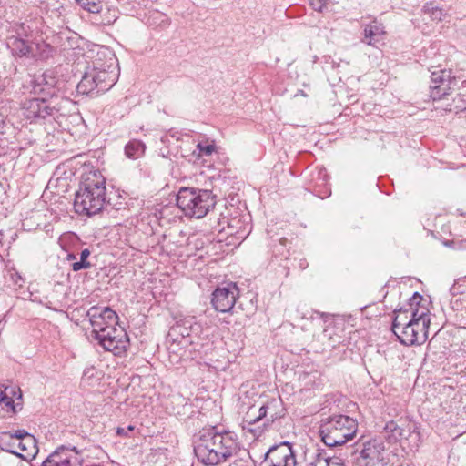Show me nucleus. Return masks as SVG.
Instances as JSON below:
<instances>
[{
	"instance_id": "f257e3e1",
	"label": "nucleus",
	"mask_w": 466,
	"mask_h": 466,
	"mask_svg": "<svg viewBox=\"0 0 466 466\" xmlns=\"http://www.w3.org/2000/svg\"><path fill=\"white\" fill-rule=\"evenodd\" d=\"M56 80L48 73L35 76L24 88L32 97L26 98L21 104V112L30 122L56 117L60 108L53 98Z\"/></svg>"
},
{
	"instance_id": "f03ea898",
	"label": "nucleus",
	"mask_w": 466,
	"mask_h": 466,
	"mask_svg": "<svg viewBox=\"0 0 466 466\" xmlns=\"http://www.w3.org/2000/svg\"><path fill=\"white\" fill-rule=\"evenodd\" d=\"M238 450L239 443L234 432H218L215 429L203 431L194 447L197 459L207 466L228 461Z\"/></svg>"
},
{
	"instance_id": "7ed1b4c3",
	"label": "nucleus",
	"mask_w": 466,
	"mask_h": 466,
	"mask_svg": "<svg viewBox=\"0 0 466 466\" xmlns=\"http://www.w3.org/2000/svg\"><path fill=\"white\" fill-rule=\"evenodd\" d=\"M97 56L105 57L106 61L102 63L99 58L93 62L92 66L86 67L76 86L78 94L104 93L116 83L118 71L116 56L107 48H101Z\"/></svg>"
},
{
	"instance_id": "20e7f679",
	"label": "nucleus",
	"mask_w": 466,
	"mask_h": 466,
	"mask_svg": "<svg viewBox=\"0 0 466 466\" xmlns=\"http://www.w3.org/2000/svg\"><path fill=\"white\" fill-rule=\"evenodd\" d=\"M106 200V179L99 170L86 171L76 193L74 208L80 215L92 216L102 210Z\"/></svg>"
},
{
	"instance_id": "39448f33",
	"label": "nucleus",
	"mask_w": 466,
	"mask_h": 466,
	"mask_svg": "<svg viewBox=\"0 0 466 466\" xmlns=\"http://www.w3.org/2000/svg\"><path fill=\"white\" fill-rule=\"evenodd\" d=\"M398 314L392 323V331L401 344L415 346L423 344L428 339V329L431 323L429 310L426 308H417L410 311Z\"/></svg>"
},
{
	"instance_id": "423d86ee",
	"label": "nucleus",
	"mask_w": 466,
	"mask_h": 466,
	"mask_svg": "<svg viewBox=\"0 0 466 466\" xmlns=\"http://www.w3.org/2000/svg\"><path fill=\"white\" fill-rule=\"evenodd\" d=\"M177 205L186 217L202 218L215 208V196L210 190L181 187L177 195Z\"/></svg>"
},
{
	"instance_id": "0eeeda50",
	"label": "nucleus",
	"mask_w": 466,
	"mask_h": 466,
	"mask_svg": "<svg viewBox=\"0 0 466 466\" xmlns=\"http://www.w3.org/2000/svg\"><path fill=\"white\" fill-rule=\"evenodd\" d=\"M357 430L356 420L346 415H334L322 421L319 435L327 446L335 447L352 440Z\"/></svg>"
},
{
	"instance_id": "6e6552de",
	"label": "nucleus",
	"mask_w": 466,
	"mask_h": 466,
	"mask_svg": "<svg viewBox=\"0 0 466 466\" xmlns=\"http://www.w3.org/2000/svg\"><path fill=\"white\" fill-rule=\"evenodd\" d=\"M94 339L106 351L115 356L123 355L129 347V338L126 330L121 327H107Z\"/></svg>"
},
{
	"instance_id": "1a4fd4ad",
	"label": "nucleus",
	"mask_w": 466,
	"mask_h": 466,
	"mask_svg": "<svg viewBox=\"0 0 466 466\" xmlns=\"http://www.w3.org/2000/svg\"><path fill=\"white\" fill-rule=\"evenodd\" d=\"M5 438L12 439L14 444H17V450L5 449L6 451L15 454L24 460H31L35 457L38 452L35 438L25 430L9 431L2 432V441Z\"/></svg>"
},
{
	"instance_id": "9d476101",
	"label": "nucleus",
	"mask_w": 466,
	"mask_h": 466,
	"mask_svg": "<svg viewBox=\"0 0 466 466\" xmlns=\"http://www.w3.org/2000/svg\"><path fill=\"white\" fill-rule=\"evenodd\" d=\"M458 79L451 69H438L431 72L430 96L433 101L441 100L454 90Z\"/></svg>"
},
{
	"instance_id": "9b49d317",
	"label": "nucleus",
	"mask_w": 466,
	"mask_h": 466,
	"mask_svg": "<svg viewBox=\"0 0 466 466\" xmlns=\"http://www.w3.org/2000/svg\"><path fill=\"white\" fill-rule=\"evenodd\" d=\"M181 333L182 329L179 327H172L168 333L169 345L167 350L172 363H178L182 360L189 358L191 352L196 350L195 348H192L191 340L187 336L179 338Z\"/></svg>"
},
{
	"instance_id": "f8f14e48",
	"label": "nucleus",
	"mask_w": 466,
	"mask_h": 466,
	"mask_svg": "<svg viewBox=\"0 0 466 466\" xmlns=\"http://www.w3.org/2000/svg\"><path fill=\"white\" fill-rule=\"evenodd\" d=\"M94 336L99 335L102 330H106L107 327H116L118 322V316L109 307L93 306L87 311Z\"/></svg>"
},
{
	"instance_id": "ddd939ff",
	"label": "nucleus",
	"mask_w": 466,
	"mask_h": 466,
	"mask_svg": "<svg viewBox=\"0 0 466 466\" xmlns=\"http://www.w3.org/2000/svg\"><path fill=\"white\" fill-rule=\"evenodd\" d=\"M264 463L267 466H296L297 461L291 445L284 441L268 451Z\"/></svg>"
},
{
	"instance_id": "4468645a",
	"label": "nucleus",
	"mask_w": 466,
	"mask_h": 466,
	"mask_svg": "<svg viewBox=\"0 0 466 466\" xmlns=\"http://www.w3.org/2000/svg\"><path fill=\"white\" fill-rule=\"evenodd\" d=\"M238 296V287L234 283H229L214 290L211 303L216 310L223 313L228 312L234 307Z\"/></svg>"
},
{
	"instance_id": "2eb2a0df",
	"label": "nucleus",
	"mask_w": 466,
	"mask_h": 466,
	"mask_svg": "<svg viewBox=\"0 0 466 466\" xmlns=\"http://www.w3.org/2000/svg\"><path fill=\"white\" fill-rule=\"evenodd\" d=\"M77 458L70 451L64 448L52 452L42 463V466H73Z\"/></svg>"
},
{
	"instance_id": "dca6fc26",
	"label": "nucleus",
	"mask_w": 466,
	"mask_h": 466,
	"mask_svg": "<svg viewBox=\"0 0 466 466\" xmlns=\"http://www.w3.org/2000/svg\"><path fill=\"white\" fill-rule=\"evenodd\" d=\"M328 452L317 447L307 448L303 452V466H326Z\"/></svg>"
},
{
	"instance_id": "f3484780",
	"label": "nucleus",
	"mask_w": 466,
	"mask_h": 466,
	"mask_svg": "<svg viewBox=\"0 0 466 466\" xmlns=\"http://www.w3.org/2000/svg\"><path fill=\"white\" fill-rule=\"evenodd\" d=\"M7 47L11 50L13 55L23 57L30 56L32 51V42H28L19 36L11 35L6 39Z\"/></svg>"
},
{
	"instance_id": "a211bd4d",
	"label": "nucleus",
	"mask_w": 466,
	"mask_h": 466,
	"mask_svg": "<svg viewBox=\"0 0 466 466\" xmlns=\"http://www.w3.org/2000/svg\"><path fill=\"white\" fill-rule=\"evenodd\" d=\"M384 434L385 438H387L390 442H396L403 438H407V434L410 435V428L409 427L405 430L397 422L391 420L386 423L384 427Z\"/></svg>"
},
{
	"instance_id": "6ab92c4d",
	"label": "nucleus",
	"mask_w": 466,
	"mask_h": 466,
	"mask_svg": "<svg viewBox=\"0 0 466 466\" xmlns=\"http://www.w3.org/2000/svg\"><path fill=\"white\" fill-rule=\"evenodd\" d=\"M384 34L385 31L382 25L377 21H373L365 27L363 41L368 45H375L382 39Z\"/></svg>"
},
{
	"instance_id": "aec40b11",
	"label": "nucleus",
	"mask_w": 466,
	"mask_h": 466,
	"mask_svg": "<svg viewBox=\"0 0 466 466\" xmlns=\"http://www.w3.org/2000/svg\"><path fill=\"white\" fill-rule=\"evenodd\" d=\"M193 319L183 320L182 322H177L174 327H179L182 329V333L179 334V338H185L187 336L191 340V346L198 344L197 341L198 333L200 330L201 327L197 322H193Z\"/></svg>"
},
{
	"instance_id": "412c9836",
	"label": "nucleus",
	"mask_w": 466,
	"mask_h": 466,
	"mask_svg": "<svg viewBox=\"0 0 466 466\" xmlns=\"http://www.w3.org/2000/svg\"><path fill=\"white\" fill-rule=\"evenodd\" d=\"M32 51L29 57L45 60L52 56L53 47L43 41L32 42Z\"/></svg>"
},
{
	"instance_id": "4be33fe9",
	"label": "nucleus",
	"mask_w": 466,
	"mask_h": 466,
	"mask_svg": "<svg viewBox=\"0 0 466 466\" xmlns=\"http://www.w3.org/2000/svg\"><path fill=\"white\" fill-rule=\"evenodd\" d=\"M146 146L139 140H132L125 147V154L127 157L137 159L143 156Z\"/></svg>"
},
{
	"instance_id": "5701e85b",
	"label": "nucleus",
	"mask_w": 466,
	"mask_h": 466,
	"mask_svg": "<svg viewBox=\"0 0 466 466\" xmlns=\"http://www.w3.org/2000/svg\"><path fill=\"white\" fill-rule=\"evenodd\" d=\"M423 12L429 15L432 21L436 22H441L447 16V13L442 8L433 6L431 3L423 6Z\"/></svg>"
},
{
	"instance_id": "b1692460",
	"label": "nucleus",
	"mask_w": 466,
	"mask_h": 466,
	"mask_svg": "<svg viewBox=\"0 0 466 466\" xmlns=\"http://www.w3.org/2000/svg\"><path fill=\"white\" fill-rule=\"evenodd\" d=\"M83 9L89 13L98 14L102 11V0H75Z\"/></svg>"
},
{
	"instance_id": "393cba45",
	"label": "nucleus",
	"mask_w": 466,
	"mask_h": 466,
	"mask_svg": "<svg viewBox=\"0 0 466 466\" xmlns=\"http://www.w3.org/2000/svg\"><path fill=\"white\" fill-rule=\"evenodd\" d=\"M444 110L454 113L466 110V94H459L453 98L452 104L447 105Z\"/></svg>"
},
{
	"instance_id": "a878e982",
	"label": "nucleus",
	"mask_w": 466,
	"mask_h": 466,
	"mask_svg": "<svg viewBox=\"0 0 466 466\" xmlns=\"http://www.w3.org/2000/svg\"><path fill=\"white\" fill-rule=\"evenodd\" d=\"M279 400L275 399L262 405L258 410V418L259 421L263 420V425L268 424V422H267L268 410H273L274 408H279Z\"/></svg>"
},
{
	"instance_id": "bb28decb",
	"label": "nucleus",
	"mask_w": 466,
	"mask_h": 466,
	"mask_svg": "<svg viewBox=\"0 0 466 466\" xmlns=\"http://www.w3.org/2000/svg\"><path fill=\"white\" fill-rule=\"evenodd\" d=\"M215 143L214 141H205L199 142L197 145V149L194 153H197L198 157H208L212 155L215 152Z\"/></svg>"
},
{
	"instance_id": "cd10ccee",
	"label": "nucleus",
	"mask_w": 466,
	"mask_h": 466,
	"mask_svg": "<svg viewBox=\"0 0 466 466\" xmlns=\"http://www.w3.org/2000/svg\"><path fill=\"white\" fill-rule=\"evenodd\" d=\"M259 422V420L258 418V414L256 412V410L251 408L246 414L245 418H244V423H245V426L244 428H248V431H254L255 430L252 429V428H248L249 426H252L256 423Z\"/></svg>"
},
{
	"instance_id": "c85d7f7f",
	"label": "nucleus",
	"mask_w": 466,
	"mask_h": 466,
	"mask_svg": "<svg viewBox=\"0 0 466 466\" xmlns=\"http://www.w3.org/2000/svg\"><path fill=\"white\" fill-rule=\"evenodd\" d=\"M326 466H346L344 460L338 456H330L328 453V459L326 461Z\"/></svg>"
},
{
	"instance_id": "c756f323",
	"label": "nucleus",
	"mask_w": 466,
	"mask_h": 466,
	"mask_svg": "<svg viewBox=\"0 0 466 466\" xmlns=\"http://www.w3.org/2000/svg\"><path fill=\"white\" fill-rule=\"evenodd\" d=\"M329 0H309L311 7L317 12H323Z\"/></svg>"
},
{
	"instance_id": "7c9ffc66",
	"label": "nucleus",
	"mask_w": 466,
	"mask_h": 466,
	"mask_svg": "<svg viewBox=\"0 0 466 466\" xmlns=\"http://www.w3.org/2000/svg\"><path fill=\"white\" fill-rule=\"evenodd\" d=\"M2 405L5 406L6 408L10 409L13 412H16L17 407L21 409V404L17 403L15 404V401L12 397L5 396V402H0Z\"/></svg>"
},
{
	"instance_id": "2f4dec72",
	"label": "nucleus",
	"mask_w": 466,
	"mask_h": 466,
	"mask_svg": "<svg viewBox=\"0 0 466 466\" xmlns=\"http://www.w3.org/2000/svg\"><path fill=\"white\" fill-rule=\"evenodd\" d=\"M9 393L16 395L15 389L11 388L8 391V388L4 385H0V402H5V396H9Z\"/></svg>"
},
{
	"instance_id": "473e14b6",
	"label": "nucleus",
	"mask_w": 466,
	"mask_h": 466,
	"mask_svg": "<svg viewBox=\"0 0 466 466\" xmlns=\"http://www.w3.org/2000/svg\"><path fill=\"white\" fill-rule=\"evenodd\" d=\"M135 427L133 425H129L127 428L124 427H117L116 428V434L121 437H129L128 432L133 431Z\"/></svg>"
},
{
	"instance_id": "72a5a7b5",
	"label": "nucleus",
	"mask_w": 466,
	"mask_h": 466,
	"mask_svg": "<svg viewBox=\"0 0 466 466\" xmlns=\"http://www.w3.org/2000/svg\"><path fill=\"white\" fill-rule=\"evenodd\" d=\"M281 416L280 412L278 410V408H274L273 410H269L268 412L267 422H273L276 419Z\"/></svg>"
},
{
	"instance_id": "f704fd0d",
	"label": "nucleus",
	"mask_w": 466,
	"mask_h": 466,
	"mask_svg": "<svg viewBox=\"0 0 466 466\" xmlns=\"http://www.w3.org/2000/svg\"><path fill=\"white\" fill-rule=\"evenodd\" d=\"M307 314H309V317L308 319H310L312 320H315V319H321L322 318L325 317V314L324 313H320L319 311H315V310H310L309 311ZM303 318H307L306 315L303 316Z\"/></svg>"
},
{
	"instance_id": "c9c22d12",
	"label": "nucleus",
	"mask_w": 466,
	"mask_h": 466,
	"mask_svg": "<svg viewBox=\"0 0 466 466\" xmlns=\"http://www.w3.org/2000/svg\"><path fill=\"white\" fill-rule=\"evenodd\" d=\"M91 268V264H85L81 261H76L72 264V269L74 271H79L81 269H86Z\"/></svg>"
},
{
	"instance_id": "e433bc0d",
	"label": "nucleus",
	"mask_w": 466,
	"mask_h": 466,
	"mask_svg": "<svg viewBox=\"0 0 466 466\" xmlns=\"http://www.w3.org/2000/svg\"><path fill=\"white\" fill-rule=\"evenodd\" d=\"M91 268V264H85L81 261H76L72 264V269L74 271H79L81 269H86Z\"/></svg>"
},
{
	"instance_id": "4c0bfd02",
	"label": "nucleus",
	"mask_w": 466,
	"mask_h": 466,
	"mask_svg": "<svg viewBox=\"0 0 466 466\" xmlns=\"http://www.w3.org/2000/svg\"><path fill=\"white\" fill-rule=\"evenodd\" d=\"M90 256V251L88 248H85L81 251L80 253V260L81 262L85 263V264H91L90 262L87 261V258Z\"/></svg>"
},
{
	"instance_id": "58836bf2",
	"label": "nucleus",
	"mask_w": 466,
	"mask_h": 466,
	"mask_svg": "<svg viewBox=\"0 0 466 466\" xmlns=\"http://www.w3.org/2000/svg\"><path fill=\"white\" fill-rule=\"evenodd\" d=\"M7 448L6 449H15L19 451L17 449V444H14V441L12 439H9V441L5 443Z\"/></svg>"
},
{
	"instance_id": "ea45409f",
	"label": "nucleus",
	"mask_w": 466,
	"mask_h": 466,
	"mask_svg": "<svg viewBox=\"0 0 466 466\" xmlns=\"http://www.w3.org/2000/svg\"><path fill=\"white\" fill-rule=\"evenodd\" d=\"M93 370H94V369H93V368L86 369V370H85V371H84V376H87V375H88V373H89L90 371H93Z\"/></svg>"
},
{
	"instance_id": "a19ab883",
	"label": "nucleus",
	"mask_w": 466,
	"mask_h": 466,
	"mask_svg": "<svg viewBox=\"0 0 466 466\" xmlns=\"http://www.w3.org/2000/svg\"><path fill=\"white\" fill-rule=\"evenodd\" d=\"M68 259H69V260H70V259H76V256H75V255H73V254H69V255H68Z\"/></svg>"
},
{
	"instance_id": "79ce46f5",
	"label": "nucleus",
	"mask_w": 466,
	"mask_h": 466,
	"mask_svg": "<svg viewBox=\"0 0 466 466\" xmlns=\"http://www.w3.org/2000/svg\"><path fill=\"white\" fill-rule=\"evenodd\" d=\"M365 451L370 452V448H367V449L365 450ZM367 456H370V453H367Z\"/></svg>"
},
{
	"instance_id": "37998d69",
	"label": "nucleus",
	"mask_w": 466,
	"mask_h": 466,
	"mask_svg": "<svg viewBox=\"0 0 466 466\" xmlns=\"http://www.w3.org/2000/svg\"><path fill=\"white\" fill-rule=\"evenodd\" d=\"M376 459H377L378 461H382V460H383L382 458H380V455H378V456L376 457Z\"/></svg>"
},
{
	"instance_id": "c03bdc74",
	"label": "nucleus",
	"mask_w": 466,
	"mask_h": 466,
	"mask_svg": "<svg viewBox=\"0 0 466 466\" xmlns=\"http://www.w3.org/2000/svg\"><path fill=\"white\" fill-rule=\"evenodd\" d=\"M21 398H22V395H21V393H19L17 399L21 400Z\"/></svg>"
},
{
	"instance_id": "a18cd8bd",
	"label": "nucleus",
	"mask_w": 466,
	"mask_h": 466,
	"mask_svg": "<svg viewBox=\"0 0 466 466\" xmlns=\"http://www.w3.org/2000/svg\"><path fill=\"white\" fill-rule=\"evenodd\" d=\"M300 96H305L303 90H300Z\"/></svg>"
},
{
	"instance_id": "49530a36",
	"label": "nucleus",
	"mask_w": 466,
	"mask_h": 466,
	"mask_svg": "<svg viewBox=\"0 0 466 466\" xmlns=\"http://www.w3.org/2000/svg\"><path fill=\"white\" fill-rule=\"evenodd\" d=\"M300 96H305L303 90H300Z\"/></svg>"
}]
</instances>
